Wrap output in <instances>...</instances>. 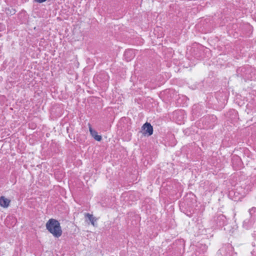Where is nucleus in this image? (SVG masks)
I'll return each mask as SVG.
<instances>
[{"label": "nucleus", "mask_w": 256, "mask_h": 256, "mask_svg": "<svg viewBox=\"0 0 256 256\" xmlns=\"http://www.w3.org/2000/svg\"><path fill=\"white\" fill-rule=\"evenodd\" d=\"M46 228L56 238H59L62 234L60 223L55 219H50L46 224Z\"/></svg>", "instance_id": "f257e3e1"}, {"label": "nucleus", "mask_w": 256, "mask_h": 256, "mask_svg": "<svg viewBox=\"0 0 256 256\" xmlns=\"http://www.w3.org/2000/svg\"><path fill=\"white\" fill-rule=\"evenodd\" d=\"M142 128L144 130L143 134L145 135L148 134L150 136L153 133V128L150 123H145L142 126Z\"/></svg>", "instance_id": "f03ea898"}, {"label": "nucleus", "mask_w": 256, "mask_h": 256, "mask_svg": "<svg viewBox=\"0 0 256 256\" xmlns=\"http://www.w3.org/2000/svg\"><path fill=\"white\" fill-rule=\"evenodd\" d=\"M256 220L251 218H247L245 219L242 224V227L246 230L250 229L254 226Z\"/></svg>", "instance_id": "7ed1b4c3"}, {"label": "nucleus", "mask_w": 256, "mask_h": 256, "mask_svg": "<svg viewBox=\"0 0 256 256\" xmlns=\"http://www.w3.org/2000/svg\"><path fill=\"white\" fill-rule=\"evenodd\" d=\"M124 56L126 60L128 62L134 56V52L132 50H126Z\"/></svg>", "instance_id": "20e7f679"}, {"label": "nucleus", "mask_w": 256, "mask_h": 256, "mask_svg": "<svg viewBox=\"0 0 256 256\" xmlns=\"http://www.w3.org/2000/svg\"><path fill=\"white\" fill-rule=\"evenodd\" d=\"M89 130L90 133L92 136L97 141H100L102 140V136L100 135H98V132L92 129L91 126L90 125L89 126Z\"/></svg>", "instance_id": "39448f33"}, {"label": "nucleus", "mask_w": 256, "mask_h": 256, "mask_svg": "<svg viewBox=\"0 0 256 256\" xmlns=\"http://www.w3.org/2000/svg\"><path fill=\"white\" fill-rule=\"evenodd\" d=\"M10 200L2 196L0 198V206L3 208L8 206Z\"/></svg>", "instance_id": "423d86ee"}, {"label": "nucleus", "mask_w": 256, "mask_h": 256, "mask_svg": "<svg viewBox=\"0 0 256 256\" xmlns=\"http://www.w3.org/2000/svg\"><path fill=\"white\" fill-rule=\"evenodd\" d=\"M84 215L86 217L88 218L92 224L94 226H95V222H96L97 219L94 218L92 214H91L89 213H86Z\"/></svg>", "instance_id": "0eeeda50"}, {"label": "nucleus", "mask_w": 256, "mask_h": 256, "mask_svg": "<svg viewBox=\"0 0 256 256\" xmlns=\"http://www.w3.org/2000/svg\"><path fill=\"white\" fill-rule=\"evenodd\" d=\"M250 218L256 220V208L252 207L248 210Z\"/></svg>", "instance_id": "6e6552de"}, {"label": "nucleus", "mask_w": 256, "mask_h": 256, "mask_svg": "<svg viewBox=\"0 0 256 256\" xmlns=\"http://www.w3.org/2000/svg\"><path fill=\"white\" fill-rule=\"evenodd\" d=\"M226 216L222 214H220L218 217V220H222L223 222L222 224H224V220H226Z\"/></svg>", "instance_id": "1a4fd4ad"}, {"label": "nucleus", "mask_w": 256, "mask_h": 256, "mask_svg": "<svg viewBox=\"0 0 256 256\" xmlns=\"http://www.w3.org/2000/svg\"><path fill=\"white\" fill-rule=\"evenodd\" d=\"M46 0H34V1L38 3H42L46 2Z\"/></svg>", "instance_id": "9d476101"}]
</instances>
